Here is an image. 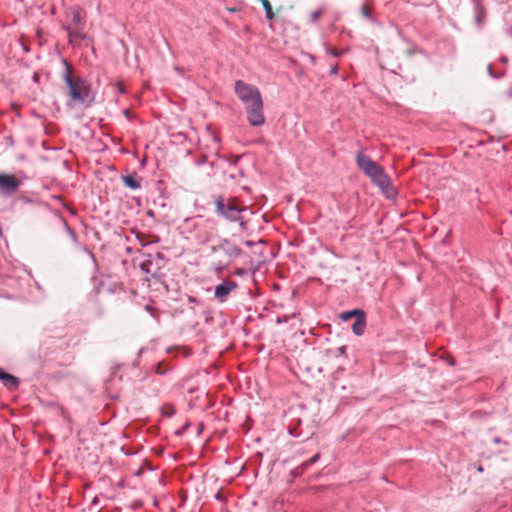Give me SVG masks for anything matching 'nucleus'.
Masks as SVG:
<instances>
[{
    "instance_id": "14",
    "label": "nucleus",
    "mask_w": 512,
    "mask_h": 512,
    "mask_svg": "<svg viewBox=\"0 0 512 512\" xmlns=\"http://www.w3.org/2000/svg\"><path fill=\"white\" fill-rule=\"evenodd\" d=\"M318 458H319V454H316L315 456L310 458L308 461L304 462L303 466H308V465L314 464L318 460Z\"/></svg>"
},
{
    "instance_id": "16",
    "label": "nucleus",
    "mask_w": 512,
    "mask_h": 512,
    "mask_svg": "<svg viewBox=\"0 0 512 512\" xmlns=\"http://www.w3.org/2000/svg\"><path fill=\"white\" fill-rule=\"evenodd\" d=\"M141 268H142L143 270H145V271L149 272L148 264H147V263H143V264L141 265Z\"/></svg>"
},
{
    "instance_id": "17",
    "label": "nucleus",
    "mask_w": 512,
    "mask_h": 512,
    "mask_svg": "<svg viewBox=\"0 0 512 512\" xmlns=\"http://www.w3.org/2000/svg\"><path fill=\"white\" fill-rule=\"evenodd\" d=\"M240 226H241V228H242V229H245V228H246V224H245V222L241 221V222H240Z\"/></svg>"
},
{
    "instance_id": "8",
    "label": "nucleus",
    "mask_w": 512,
    "mask_h": 512,
    "mask_svg": "<svg viewBox=\"0 0 512 512\" xmlns=\"http://www.w3.org/2000/svg\"><path fill=\"white\" fill-rule=\"evenodd\" d=\"M366 327L365 321V313L362 316H359L356 321L352 325V331L355 335L360 336L364 333Z\"/></svg>"
},
{
    "instance_id": "4",
    "label": "nucleus",
    "mask_w": 512,
    "mask_h": 512,
    "mask_svg": "<svg viewBox=\"0 0 512 512\" xmlns=\"http://www.w3.org/2000/svg\"><path fill=\"white\" fill-rule=\"evenodd\" d=\"M215 207L219 215L230 221L240 220V213L246 210V207L234 197H217L215 200Z\"/></svg>"
},
{
    "instance_id": "7",
    "label": "nucleus",
    "mask_w": 512,
    "mask_h": 512,
    "mask_svg": "<svg viewBox=\"0 0 512 512\" xmlns=\"http://www.w3.org/2000/svg\"><path fill=\"white\" fill-rule=\"evenodd\" d=\"M236 283L233 281H225L222 284H219L215 288V297L220 301H226L228 295L232 290L236 288Z\"/></svg>"
},
{
    "instance_id": "1",
    "label": "nucleus",
    "mask_w": 512,
    "mask_h": 512,
    "mask_svg": "<svg viewBox=\"0 0 512 512\" xmlns=\"http://www.w3.org/2000/svg\"><path fill=\"white\" fill-rule=\"evenodd\" d=\"M235 94L245 104L247 120L252 126H261L265 122L263 100L259 89L242 80H237L234 85Z\"/></svg>"
},
{
    "instance_id": "11",
    "label": "nucleus",
    "mask_w": 512,
    "mask_h": 512,
    "mask_svg": "<svg viewBox=\"0 0 512 512\" xmlns=\"http://www.w3.org/2000/svg\"><path fill=\"white\" fill-rule=\"evenodd\" d=\"M124 183L127 187L131 188V189H137L140 187L139 183L137 182V180L132 177V176H126L124 178Z\"/></svg>"
},
{
    "instance_id": "18",
    "label": "nucleus",
    "mask_w": 512,
    "mask_h": 512,
    "mask_svg": "<svg viewBox=\"0 0 512 512\" xmlns=\"http://www.w3.org/2000/svg\"><path fill=\"white\" fill-rule=\"evenodd\" d=\"M332 73H333V74H336V73H337V67H334V68L332 69Z\"/></svg>"
},
{
    "instance_id": "10",
    "label": "nucleus",
    "mask_w": 512,
    "mask_h": 512,
    "mask_svg": "<svg viewBox=\"0 0 512 512\" xmlns=\"http://www.w3.org/2000/svg\"><path fill=\"white\" fill-rule=\"evenodd\" d=\"M363 311L362 310H352V311H348V312H344L341 314V318L343 320H349L353 317H356V319L359 317V316H362L363 315Z\"/></svg>"
},
{
    "instance_id": "15",
    "label": "nucleus",
    "mask_w": 512,
    "mask_h": 512,
    "mask_svg": "<svg viewBox=\"0 0 512 512\" xmlns=\"http://www.w3.org/2000/svg\"><path fill=\"white\" fill-rule=\"evenodd\" d=\"M165 413H166L168 416H172V415L175 413V411H174V409H173L172 407H170V408H169V410H167V412H165Z\"/></svg>"
},
{
    "instance_id": "6",
    "label": "nucleus",
    "mask_w": 512,
    "mask_h": 512,
    "mask_svg": "<svg viewBox=\"0 0 512 512\" xmlns=\"http://www.w3.org/2000/svg\"><path fill=\"white\" fill-rule=\"evenodd\" d=\"M70 15L72 17L73 27L68 28L69 37L84 38L83 29L85 21L82 12L78 9H72Z\"/></svg>"
},
{
    "instance_id": "19",
    "label": "nucleus",
    "mask_w": 512,
    "mask_h": 512,
    "mask_svg": "<svg viewBox=\"0 0 512 512\" xmlns=\"http://www.w3.org/2000/svg\"><path fill=\"white\" fill-rule=\"evenodd\" d=\"M119 91L122 93L124 92V88L121 85L119 86Z\"/></svg>"
},
{
    "instance_id": "13",
    "label": "nucleus",
    "mask_w": 512,
    "mask_h": 512,
    "mask_svg": "<svg viewBox=\"0 0 512 512\" xmlns=\"http://www.w3.org/2000/svg\"><path fill=\"white\" fill-rule=\"evenodd\" d=\"M322 13H323L322 9H317V10L313 11L310 14L311 22H316L319 19V17L322 15Z\"/></svg>"
},
{
    "instance_id": "12",
    "label": "nucleus",
    "mask_w": 512,
    "mask_h": 512,
    "mask_svg": "<svg viewBox=\"0 0 512 512\" xmlns=\"http://www.w3.org/2000/svg\"><path fill=\"white\" fill-rule=\"evenodd\" d=\"M371 11H372V8L371 6H369L368 4H364L362 7H361V14L364 16V17H370L371 15Z\"/></svg>"
},
{
    "instance_id": "3",
    "label": "nucleus",
    "mask_w": 512,
    "mask_h": 512,
    "mask_svg": "<svg viewBox=\"0 0 512 512\" xmlns=\"http://www.w3.org/2000/svg\"><path fill=\"white\" fill-rule=\"evenodd\" d=\"M68 70L70 66L67 65ZM64 81L69 88V95L73 101L79 103L91 102L93 100L91 94V86L88 81L83 78H72L70 71L64 74Z\"/></svg>"
},
{
    "instance_id": "5",
    "label": "nucleus",
    "mask_w": 512,
    "mask_h": 512,
    "mask_svg": "<svg viewBox=\"0 0 512 512\" xmlns=\"http://www.w3.org/2000/svg\"><path fill=\"white\" fill-rule=\"evenodd\" d=\"M21 185V180L14 175L0 174V193L4 195L14 194Z\"/></svg>"
},
{
    "instance_id": "2",
    "label": "nucleus",
    "mask_w": 512,
    "mask_h": 512,
    "mask_svg": "<svg viewBox=\"0 0 512 512\" xmlns=\"http://www.w3.org/2000/svg\"><path fill=\"white\" fill-rule=\"evenodd\" d=\"M356 163L359 169L370 177L388 198H394L396 196L397 191L381 166L362 152L357 154Z\"/></svg>"
},
{
    "instance_id": "9",
    "label": "nucleus",
    "mask_w": 512,
    "mask_h": 512,
    "mask_svg": "<svg viewBox=\"0 0 512 512\" xmlns=\"http://www.w3.org/2000/svg\"><path fill=\"white\" fill-rule=\"evenodd\" d=\"M265 12H266V18L268 20H272L274 19L275 17V14L273 12V9H272V6H271V3L269 0H260Z\"/></svg>"
}]
</instances>
